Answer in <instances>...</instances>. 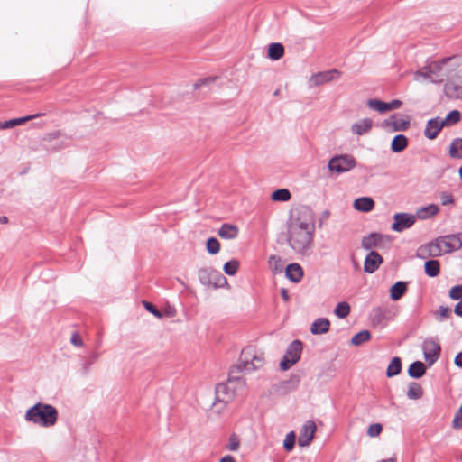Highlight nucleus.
<instances>
[{"label": "nucleus", "mask_w": 462, "mask_h": 462, "mask_svg": "<svg viewBox=\"0 0 462 462\" xmlns=\"http://www.w3.org/2000/svg\"><path fill=\"white\" fill-rule=\"evenodd\" d=\"M264 363V356L262 352L251 346L245 347L241 352L239 362L231 368L227 382L217 385L216 401L212 404V409L221 413L226 404L234 399L236 387L244 386L245 382L236 376V374L252 373L263 368Z\"/></svg>", "instance_id": "obj_1"}, {"label": "nucleus", "mask_w": 462, "mask_h": 462, "mask_svg": "<svg viewBox=\"0 0 462 462\" xmlns=\"http://www.w3.org/2000/svg\"><path fill=\"white\" fill-rule=\"evenodd\" d=\"M314 232V217L309 208L303 207L291 213L287 227V242L296 254H310Z\"/></svg>", "instance_id": "obj_2"}, {"label": "nucleus", "mask_w": 462, "mask_h": 462, "mask_svg": "<svg viewBox=\"0 0 462 462\" xmlns=\"http://www.w3.org/2000/svg\"><path fill=\"white\" fill-rule=\"evenodd\" d=\"M462 247V232L439 236L427 245H421L418 250V255L421 258L439 257L450 254Z\"/></svg>", "instance_id": "obj_3"}, {"label": "nucleus", "mask_w": 462, "mask_h": 462, "mask_svg": "<svg viewBox=\"0 0 462 462\" xmlns=\"http://www.w3.org/2000/svg\"><path fill=\"white\" fill-rule=\"evenodd\" d=\"M24 419L26 421L48 428L56 424L58 411L51 404L38 402L26 411Z\"/></svg>", "instance_id": "obj_4"}, {"label": "nucleus", "mask_w": 462, "mask_h": 462, "mask_svg": "<svg viewBox=\"0 0 462 462\" xmlns=\"http://www.w3.org/2000/svg\"><path fill=\"white\" fill-rule=\"evenodd\" d=\"M450 58L443 59L440 61H433L414 73V80L430 81L431 83H441L444 76L441 73L443 65L448 61Z\"/></svg>", "instance_id": "obj_5"}, {"label": "nucleus", "mask_w": 462, "mask_h": 462, "mask_svg": "<svg viewBox=\"0 0 462 462\" xmlns=\"http://www.w3.org/2000/svg\"><path fill=\"white\" fill-rule=\"evenodd\" d=\"M199 279L207 287L222 288L227 284L226 277L219 271L210 267L199 269Z\"/></svg>", "instance_id": "obj_6"}, {"label": "nucleus", "mask_w": 462, "mask_h": 462, "mask_svg": "<svg viewBox=\"0 0 462 462\" xmlns=\"http://www.w3.org/2000/svg\"><path fill=\"white\" fill-rule=\"evenodd\" d=\"M302 352V344L300 340H294L286 349V352L280 362V368L282 371L290 369L294 364H296Z\"/></svg>", "instance_id": "obj_7"}, {"label": "nucleus", "mask_w": 462, "mask_h": 462, "mask_svg": "<svg viewBox=\"0 0 462 462\" xmlns=\"http://www.w3.org/2000/svg\"><path fill=\"white\" fill-rule=\"evenodd\" d=\"M328 166L332 172L343 173L355 167V160L349 155L335 156L329 161Z\"/></svg>", "instance_id": "obj_8"}, {"label": "nucleus", "mask_w": 462, "mask_h": 462, "mask_svg": "<svg viewBox=\"0 0 462 462\" xmlns=\"http://www.w3.org/2000/svg\"><path fill=\"white\" fill-rule=\"evenodd\" d=\"M416 221V216L409 213H396L393 216L392 229L395 232H402L411 227Z\"/></svg>", "instance_id": "obj_9"}, {"label": "nucleus", "mask_w": 462, "mask_h": 462, "mask_svg": "<svg viewBox=\"0 0 462 462\" xmlns=\"http://www.w3.org/2000/svg\"><path fill=\"white\" fill-rule=\"evenodd\" d=\"M422 350L425 360L431 365L438 360L441 348L436 340L426 339L422 344Z\"/></svg>", "instance_id": "obj_10"}, {"label": "nucleus", "mask_w": 462, "mask_h": 462, "mask_svg": "<svg viewBox=\"0 0 462 462\" xmlns=\"http://www.w3.org/2000/svg\"><path fill=\"white\" fill-rule=\"evenodd\" d=\"M317 430L316 424L313 420H308L300 429L298 444L300 447H308L314 439Z\"/></svg>", "instance_id": "obj_11"}, {"label": "nucleus", "mask_w": 462, "mask_h": 462, "mask_svg": "<svg viewBox=\"0 0 462 462\" xmlns=\"http://www.w3.org/2000/svg\"><path fill=\"white\" fill-rule=\"evenodd\" d=\"M367 106L369 108L383 114L400 108L402 106V101L394 99L387 103L379 99H369L367 101Z\"/></svg>", "instance_id": "obj_12"}, {"label": "nucleus", "mask_w": 462, "mask_h": 462, "mask_svg": "<svg viewBox=\"0 0 462 462\" xmlns=\"http://www.w3.org/2000/svg\"><path fill=\"white\" fill-rule=\"evenodd\" d=\"M339 76L340 72L337 69L319 72L310 77V87H319L337 79Z\"/></svg>", "instance_id": "obj_13"}, {"label": "nucleus", "mask_w": 462, "mask_h": 462, "mask_svg": "<svg viewBox=\"0 0 462 462\" xmlns=\"http://www.w3.org/2000/svg\"><path fill=\"white\" fill-rule=\"evenodd\" d=\"M443 124L439 117L431 118L427 121L424 129V135L430 140H434L443 128Z\"/></svg>", "instance_id": "obj_14"}, {"label": "nucleus", "mask_w": 462, "mask_h": 462, "mask_svg": "<svg viewBox=\"0 0 462 462\" xmlns=\"http://www.w3.org/2000/svg\"><path fill=\"white\" fill-rule=\"evenodd\" d=\"M383 263L382 256L374 251H371L365 257L364 271L368 273H374Z\"/></svg>", "instance_id": "obj_15"}, {"label": "nucleus", "mask_w": 462, "mask_h": 462, "mask_svg": "<svg viewBox=\"0 0 462 462\" xmlns=\"http://www.w3.org/2000/svg\"><path fill=\"white\" fill-rule=\"evenodd\" d=\"M410 122L403 118L391 117L384 120L382 126L387 131H405L408 129Z\"/></svg>", "instance_id": "obj_16"}, {"label": "nucleus", "mask_w": 462, "mask_h": 462, "mask_svg": "<svg viewBox=\"0 0 462 462\" xmlns=\"http://www.w3.org/2000/svg\"><path fill=\"white\" fill-rule=\"evenodd\" d=\"M373 126V121L370 118H363L351 125V132L356 135L367 134Z\"/></svg>", "instance_id": "obj_17"}, {"label": "nucleus", "mask_w": 462, "mask_h": 462, "mask_svg": "<svg viewBox=\"0 0 462 462\" xmlns=\"http://www.w3.org/2000/svg\"><path fill=\"white\" fill-rule=\"evenodd\" d=\"M353 207L357 211L367 213L374 209V201L370 197H361L355 199Z\"/></svg>", "instance_id": "obj_18"}, {"label": "nucleus", "mask_w": 462, "mask_h": 462, "mask_svg": "<svg viewBox=\"0 0 462 462\" xmlns=\"http://www.w3.org/2000/svg\"><path fill=\"white\" fill-rule=\"evenodd\" d=\"M439 213V206L436 204H430L428 206L420 208L416 211V217L420 219L425 220L437 216Z\"/></svg>", "instance_id": "obj_19"}, {"label": "nucleus", "mask_w": 462, "mask_h": 462, "mask_svg": "<svg viewBox=\"0 0 462 462\" xmlns=\"http://www.w3.org/2000/svg\"><path fill=\"white\" fill-rule=\"evenodd\" d=\"M286 277L293 282H299L303 276V270L299 263H290L285 270Z\"/></svg>", "instance_id": "obj_20"}, {"label": "nucleus", "mask_w": 462, "mask_h": 462, "mask_svg": "<svg viewBox=\"0 0 462 462\" xmlns=\"http://www.w3.org/2000/svg\"><path fill=\"white\" fill-rule=\"evenodd\" d=\"M330 321L326 318H319L313 321L310 332L314 335L324 334L329 330Z\"/></svg>", "instance_id": "obj_21"}, {"label": "nucleus", "mask_w": 462, "mask_h": 462, "mask_svg": "<svg viewBox=\"0 0 462 462\" xmlns=\"http://www.w3.org/2000/svg\"><path fill=\"white\" fill-rule=\"evenodd\" d=\"M238 227L232 224H223L218 229V236L223 239H234L238 236Z\"/></svg>", "instance_id": "obj_22"}, {"label": "nucleus", "mask_w": 462, "mask_h": 462, "mask_svg": "<svg viewBox=\"0 0 462 462\" xmlns=\"http://www.w3.org/2000/svg\"><path fill=\"white\" fill-rule=\"evenodd\" d=\"M407 291V283L404 282H395L390 289V297L393 300H400Z\"/></svg>", "instance_id": "obj_23"}, {"label": "nucleus", "mask_w": 462, "mask_h": 462, "mask_svg": "<svg viewBox=\"0 0 462 462\" xmlns=\"http://www.w3.org/2000/svg\"><path fill=\"white\" fill-rule=\"evenodd\" d=\"M381 236L375 233L370 234L362 239V247L365 250H371L377 247L381 243Z\"/></svg>", "instance_id": "obj_24"}, {"label": "nucleus", "mask_w": 462, "mask_h": 462, "mask_svg": "<svg viewBox=\"0 0 462 462\" xmlns=\"http://www.w3.org/2000/svg\"><path fill=\"white\" fill-rule=\"evenodd\" d=\"M426 372L425 365L420 361L413 362L408 369V374L412 378H420Z\"/></svg>", "instance_id": "obj_25"}, {"label": "nucleus", "mask_w": 462, "mask_h": 462, "mask_svg": "<svg viewBox=\"0 0 462 462\" xmlns=\"http://www.w3.org/2000/svg\"><path fill=\"white\" fill-rule=\"evenodd\" d=\"M284 55V47L282 43H271L268 47V58L278 60Z\"/></svg>", "instance_id": "obj_26"}, {"label": "nucleus", "mask_w": 462, "mask_h": 462, "mask_svg": "<svg viewBox=\"0 0 462 462\" xmlns=\"http://www.w3.org/2000/svg\"><path fill=\"white\" fill-rule=\"evenodd\" d=\"M408 145V139L403 134L396 135L391 143V149L393 152H402Z\"/></svg>", "instance_id": "obj_27"}, {"label": "nucleus", "mask_w": 462, "mask_h": 462, "mask_svg": "<svg viewBox=\"0 0 462 462\" xmlns=\"http://www.w3.org/2000/svg\"><path fill=\"white\" fill-rule=\"evenodd\" d=\"M461 120V113L458 110L449 112L444 119H440L444 127L452 126Z\"/></svg>", "instance_id": "obj_28"}, {"label": "nucleus", "mask_w": 462, "mask_h": 462, "mask_svg": "<svg viewBox=\"0 0 462 462\" xmlns=\"http://www.w3.org/2000/svg\"><path fill=\"white\" fill-rule=\"evenodd\" d=\"M402 370V361L400 357H393L389 364L386 371V375L388 377H393L401 373Z\"/></svg>", "instance_id": "obj_29"}, {"label": "nucleus", "mask_w": 462, "mask_h": 462, "mask_svg": "<svg viewBox=\"0 0 462 462\" xmlns=\"http://www.w3.org/2000/svg\"><path fill=\"white\" fill-rule=\"evenodd\" d=\"M423 395L421 386L417 383H411L407 391V397L411 400L420 399Z\"/></svg>", "instance_id": "obj_30"}, {"label": "nucleus", "mask_w": 462, "mask_h": 462, "mask_svg": "<svg viewBox=\"0 0 462 462\" xmlns=\"http://www.w3.org/2000/svg\"><path fill=\"white\" fill-rule=\"evenodd\" d=\"M449 155L452 158H462V138L453 140L449 146Z\"/></svg>", "instance_id": "obj_31"}, {"label": "nucleus", "mask_w": 462, "mask_h": 462, "mask_svg": "<svg viewBox=\"0 0 462 462\" xmlns=\"http://www.w3.org/2000/svg\"><path fill=\"white\" fill-rule=\"evenodd\" d=\"M291 198V194L287 189H280L273 191L271 195V199L273 201H282L286 202L289 201Z\"/></svg>", "instance_id": "obj_32"}, {"label": "nucleus", "mask_w": 462, "mask_h": 462, "mask_svg": "<svg viewBox=\"0 0 462 462\" xmlns=\"http://www.w3.org/2000/svg\"><path fill=\"white\" fill-rule=\"evenodd\" d=\"M425 273L430 277H436L439 273V263L437 260H429L425 263Z\"/></svg>", "instance_id": "obj_33"}, {"label": "nucleus", "mask_w": 462, "mask_h": 462, "mask_svg": "<svg viewBox=\"0 0 462 462\" xmlns=\"http://www.w3.org/2000/svg\"><path fill=\"white\" fill-rule=\"evenodd\" d=\"M446 94L453 98H461L462 97V87H458L454 85L452 82H448L445 85Z\"/></svg>", "instance_id": "obj_34"}, {"label": "nucleus", "mask_w": 462, "mask_h": 462, "mask_svg": "<svg viewBox=\"0 0 462 462\" xmlns=\"http://www.w3.org/2000/svg\"><path fill=\"white\" fill-rule=\"evenodd\" d=\"M334 313L339 319H345L350 313V305L346 301L339 302L336 306V308L334 310Z\"/></svg>", "instance_id": "obj_35"}, {"label": "nucleus", "mask_w": 462, "mask_h": 462, "mask_svg": "<svg viewBox=\"0 0 462 462\" xmlns=\"http://www.w3.org/2000/svg\"><path fill=\"white\" fill-rule=\"evenodd\" d=\"M370 338L371 333L368 330H362L352 337L351 344L354 346H360L361 344L367 342Z\"/></svg>", "instance_id": "obj_36"}, {"label": "nucleus", "mask_w": 462, "mask_h": 462, "mask_svg": "<svg viewBox=\"0 0 462 462\" xmlns=\"http://www.w3.org/2000/svg\"><path fill=\"white\" fill-rule=\"evenodd\" d=\"M268 266L274 273H281L282 271V259L278 255H271L268 259Z\"/></svg>", "instance_id": "obj_37"}, {"label": "nucleus", "mask_w": 462, "mask_h": 462, "mask_svg": "<svg viewBox=\"0 0 462 462\" xmlns=\"http://www.w3.org/2000/svg\"><path fill=\"white\" fill-rule=\"evenodd\" d=\"M239 268V262L237 260H231L224 264V272L227 275H235Z\"/></svg>", "instance_id": "obj_38"}, {"label": "nucleus", "mask_w": 462, "mask_h": 462, "mask_svg": "<svg viewBox=\"0 0 462 462\" xmlns=\"http://www.w3.org/2000/svg\"><path fill=\"white\" fill-rule=\"evenodd\" d=\"M207 250L211 254H216L220 250V243L215 237H210L207 241Z\"/></svg>", "instance_id": "obj_39"}, {"label": "nucleus", "mask_w": 462, "mask_h": 462, "mask_svg": "<svg viewBox=\"0 0 462 462\" xmlns=\"http://www.w3.org/2000/svg\"><path fill=\"white\" fill-rule=\"evenodd\" d=\"M296 435L294 431L289 432L283 441V447L286 451H291L295 445Z\"/></svg>", "instance_id": "obj_40"}, {"label": "nucleus", "mask_w": 462, "mask_h": 462, "mask_svg": "<svg viewBox=\"0 0 462 462\" xmlns=\"http://www.w3.org/2000/svg\"><path fill=\"white\" fill-rule=\"evenodd\" d=\"M439 199L442 206H453L455 204V199L451 193L441 192Z\"/></svg>", "instance_id": "obj_41"}, {"label": "nucleus", "mask_w": 462, "mask_h": 462, "mask_svg": "<svg viewBox=\"0 0 462 462\" xmlns=\"http://www.w3.org/2000/svg\"><path fill=\"white\" fill-rule=\"evenodd\" d=\"M383 430V426L380 423L371 424L367 429V435L371 438L378 437Z\"/></svg>", "instance_id": "obj_42"}, {"label": "nucleus", "mask_w": 462, "mask_h": 462, "mask_svg": "<svg viewBox=\"0 0 462 462\" xmlns=\"http://www.w3.org/2000/svg\"><path fill=\"white\" fill-rule=\"evenodd\" d=\"M41 116H42V114H34V115H31V116L20 117V118H14L13 119L14 125V127L17 125H22L25 124L26 122L35 119Z\"/></svg>", "instance_id": "obj_43"}, {"label": "nucleus", "mask_w": 462, "mask_h": 462, "mask_svg": "<svg viewBox=\"0 0 462 462\" xmlns=\"http://www.w3.org/2000/svg\"><path fill=\"white\" fill-rule=\"evenodd\" d=\"M240 442L236 436L232 435L228 439L226 448L230 451H236L239 448Z\"/></svg>", "instance_id": "obj_44"}, {"label": "nucleus", "mask_w": 462, "mask_h": 462, "mask_svg": "<svg viewBox=\"0 0 462 462\" xmlns=\"http://www.w3.org/2000/svg\"><path fill=\"white\" fill-rule=\"evenodd\" d=\"M449 297L452 300L462 299V285H457L451 288L449 291Z\"/></svg>", "instance_id": "obj_45"}, {"label": "nucleus", "mask_w": 462, "mask_h": 462, "mask_svg": "<svg viewBox=\"0 0 462 462\" xmlns=\"http://www.w3.org/2000/svg\"><path fill=\"white\" fill-rule=\"evenodd\" d=\"M452 425L455 429H460L462 427V403L458 411L455 414Z\"/></svg>", "instance_id": "obj_46"}, {"label": "nucleus", "mask_w": 462, "mask_h": 462, "mask_svg": "<svg viewBox=\"0 0 462 462\" xmlns=\"http://www.w3.org/2000/svg\"><path fill=\"white\" fill-rule=\"evenodd\" d=\"M145 309L153 314L157 318H162V313L155 308V306L150 302L144 301L143 302Z\"/></svg>", "instance_id": "obj_47"}, {"label": "nucleus", "mask_w": 462, "mask_h": 462, "mask_svg": "<svg viewBox=\"0 0 462 462\" xmlns=\"http://www.w3.org/2000/svg\"><path fill=\"white\" fill-rule=\"evenodd\" d=\"M70 342H71L72 345H74L76 346H83L82 338L80 337V336L78 333H74L71 336Z\"/></svg>", "instance_id": "obj_48"}, {"label": "nucleus", "mask_w": 462, "mask_h": 462, "mask_svg": "<svg viewBox=\"0 0 462 462\" xmlns=\"http://www.w3.org/2000/svg\"><path fill=\"white\" fill-rule=\"evenodd\" d=\"M60 134H61L60 131L49 133V134H45V136L43 137V140L46 142H51L55 139H58L60 136Z\"/></svg>", "instance_id": "obj_49"}, {"label": "nucleus", "mask_w": 462, "mask_h": 462, "mask_svg": "<svg viewBox=\"0 0 462 462\" xmlns=\"http://www.w3.org/2000/svg\"><path fill=\"white\" fill-rule=\"evenodd\" d=\"M13 127H14L13 119L5 122L0 121V130H5Z\"/></svg>", "instance_id": "obj_50"}, {"label": "nucleus", "mask_w": 462, "mask_h": 462, "mask_svg": "<svg viewBox=\"0 0 462 462\" xmlns=\"http://www.w3.org/2000/svg\"><path fill=\"white\" fill-rule=\"evenodd\" d=\"M451 310L448 307L440 306L439 309V313L442 318H448L450 315Z\"/></svg>", "instance_id": "obj_51"}, {"label": "nucleus", "mask_w": 462, "mask_h": 462, "mask_svg": "<svg viewBox=\"0 0 462 462\" xmlns=\"http://www.w3.org/2000/svg\"><path fill=\"white\" fill-rule=\"evenodd\" d=\"M213 80H214V78H207V79H200V80H199V81L195 84V88H199L201 85L209 84V83H211Z\"/></svg>", "instance_id": "obj_52"}, {"label": "nucleus", "mask_w": 462, "mask_h": 462, "mask_svg": "<svg viewBox=\"0 0 462 462\" xmlns=\"http://www.w3.org/2000/svg\"><path fill=\"white\" fill-rule=\"evenodd\" d=\"M454 362L457 366L462 367V351L457 355Z\"/></svg>", "instance_id": "obj_53"}, {"label": "nucleus", "mask_w": 462, "mask_h": 462, "mask_svg": "<svg viewBox=\"0 0 462 462\" xmlns=\"http://www.w3.org/2000/svg\"><path fill=\"white\" fill-rule=\"evenodd\" d=\"M456 315L462 317V301L458 302L454 310Z\"/></svg>", "instance_id": "obj_54"}, {"label": "nucleus", "mask_w": 462, "mask_h": 462, "mask_svg": "<svg viewBox=\"0 0 462 462\" xmlns=\"http://www.w3.org/2000/svg\"><path fill=\"white\" fill-rule=\"evenodd\" d=\"M281 295L284 301H288L290 300V296L286 289L282 288L281 290Z\"/></svg>", "instance_id": "obj_55"}, {"label": "nucleus", "mask_w": 462, "mask_h": 462, "mask_svg": "<svg viewBox=\"0 0 462 462\" xmlns=\"http://www.w3.org/2000/svg\"><path fill=\"white\" fill-rule=\"evenodd\" d=\"M219 462H236V460L232 456L227 455L222 457Z\"/></svg>", "instance_id": "obj_56"}, {"label": "nucleus", "mask_w": 462, "mask_h": 462, "mask_svg": "<svg viewBox=\"0 0 462 462\" xmlns=\"http://www.w3.org/2000/svg\"><path fill=\"white\" fill-rule=\"evenodd\" d=\"M90 365H91V363H90V362H85V363L83 364V370H84V372H86V373H87V372L88 371Z\"/></svg>", "instance_id": "obj_57"}, {"label": "nucleus", "mask_w": 462, "mask_h": 462, "mask_svg": "<svg viewBox=\"0 0 462 462\" xmlns=\"http://www.w3.org/2000/svg\"><path fill=\"white\" fill-rule=\"evenodd\" d=\"M8 222L7 217H0V224H6Z\"/></svg>", "instance_id": "obj_58"}, {"label": "nucleus", "mask_w": 462, "mask_h": 462, "mask_svg": "<svg viewBox=\"0 0 462 462\" xmlns=\"http://www.w3.org/2000/svg\"><path fill=\"white\" fill-rule=\"evenodd\" d=\"M378 462H396V459L395 458H388V459H383Z\"/></svg>", "instance_id": "obj_59"}, {"label": "nucleus", "mask_w": 462, "mask_h": 462, "mask_svg": "<svg viewBox=\"0 0 462 462\" xmlns=\"http://www.w3.org/2000/svg\"><path fill=\"white\" fill-rule=\"evenodd\" d=\"M92 358H93V361L97 360L98 358V355L93 354Z\"/></svg>", "instance_id": "obj_60"}, {"label": "nucleus", "mask_w": 462, "mask_h": 462, "mask_svg": "<svg viewBox=\"0 0 462 462\" xmlns=\"http://www.w3.org/2000/svg\"><path fill=\"white\" fill-rule=\"evenodd\" d=\"M458 172H459L460 179L462 180V166L459 168Z\"/></svg>", "instance_id": "obj_61"}]
</instances>
